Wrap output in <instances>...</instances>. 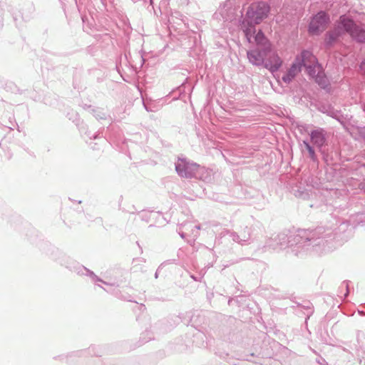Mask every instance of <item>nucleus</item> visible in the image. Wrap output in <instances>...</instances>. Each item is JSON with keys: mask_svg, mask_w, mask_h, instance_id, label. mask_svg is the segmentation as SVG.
Wrapping results in <instances>:
<instances>
[{"mask_svg": "<svg viewBox=\"0 0 365 365\" xmlns=\"http://www.w3.org/2000/svg\"><path fill=\"white\" fill-rule=\"evenodd\" d=\"M302 66L305 67L309 75L314 78L319 84L324 82L321 67L318 64L316 57L312 52L307 50L302 51L296 56L294 61L286 74L283 76V81L285 83L292 81L300 73Z\"/></svg>", "mask_w": 365, "mask_h": 365, "instance_id": "f257e3e1", "label": "nucleus"}, {"mask_svg": "<svg viewBox=\"0 0 365 365\" xmlns=\"http://www.w3.org/2000/svg\"><path fill=\"white\" fill-rule=\"evenodd\" d=\"M269 12L270 6L267 2L256 1L250 5L242 23V29L250 42L256 32L255 25L259 24L267 19Z\"/></svg>", "mask_w": 365, "mask_h": 365, "instance_id": "f03ea898", "label": "nucleus"}, {"mask_svg": "<svg viewBox=\"0 0 365 365\" xmlns=\"http://www.w3.org/2000/svg\"><path fill=\"white\" fill-rule=\"evenodd\" d=\"M344 32L349 34L353 38L358 41L365 42V31L359 29L351 19L341 16L335 25L334 30L327 34V43H333Z\"/></svg>", "mask_w": 365, "mask_h": 365, "instance_id": "7ed1b4c3", "label": "nucleus"}, {"mask_svg": "<svg viewBox=\"0 0 365 365\" xmlns=\"http://www.w3.org/2000/svg\"><path fill=\"white\" fill-rule=\"evenodd\" d=\"M329 16L324 11L314 16L310 21L308 31L312 36H318L326 30L329 24Z\"/></svg>", "mask_w": 365, "mask_h": 365, "instance_id": "20e7f679", "label": "nucleus"}, {"mask_svg": "<svg viewBox=\"0 0 365 365\" xmlns=\"http://www.w3.org/2000/svg\"><path fill=\"white\" fill-rule=\"evenodd\" d=\"M264 59L263 65L270 72H275L282 67L283 61L277 52L273 50L272 47L269 49L264 51Z\"/></svg>", "mask_w": 365, "mask_h": 365, "instance_id": "39448f33", "label": "nucleus"}, {"mask_svg": "<svg viewBox=\"0 0 365 365\" xmlns=\"http://www.w3.org/2000/svg\"><path fill=\"white\" fill-rule=\"evenodd\" d=\"M247 57L250 63L254 65H261L264 62V50H253L247 52Z\"/></svg>", "mask_w": 365, "mask_h": 365, "instance_id": "423d86ee", "label": "nucleus"}, {"mask_svg": "<svg viewBox=\"0 0 365 365\" xmlns=\"http://www.w3.org/2000/svg\"><path fill=\"white\" fill-rule=\"evenodd\" d=\"M312 143L319 148H321L325 143V137L322 129L313 130L311 134Z\"/></svg>", "mask_w": 365, "mask_h": 365, "instance_id": "0eeeda50", "label": "nucleus"}, {"mask_svg": "<svg viewBox=\"0 0 365 365\" xmlns=\"http://www.w3.org/2000/svg\"><path fill=\"white\" fill-rule=\"evenodd\" d=\"M255 41L258 46L262 47V49L266 51L272 47L271 43L265 37L262 31L259 30L255 36Z\"/></svg>", "mask_w": 365, "mask_h": 365, "instance_id": "6e6552de", "label": "nucleus"}, {"mask_svg": "<svg viewBox=\"0 0 365 365\" xmlns=\"http://www.w3.org/2000/svg\"><path fill=\"white\" fill-rule=\"evenodd\" d=\"M195 165L185 163L182 160H179L176 164V170L180 176L187 178L190 176V170H192V168Z\"/></svg>", "mask_w": 365, "mask_h": 365, "instance_id": "1a4fd4ad", "label": "nucleus"}, {"mask_svg": "<svg viewBox=\"0 0 365 365\" xmlns=\"http://www.w3.org/2000/svg\"><path fill=\"white\" fill-rule=\"evenodd\" d=\"M304 144L307 150H308L310 157L312 159H314L315 158V153H314V149L311 147V145L308 143L304 141Z\"/></svg>", "mask_w": 365, "mask_h": 365, "instance_id": "9d476101", "label": "nucleus"}, {"mask_svg": "<svg viewBox=\"0 0 365 365\" xmlns=\"http://www.w3.org/2000/svg\"><path fill=\"white\" fill-rule=\"evenodd\" d=\"M361 67H362V68H363V69H364V70H365V61H364V62H363V63H362V65H361Z\"/></svg>", "mask_w": 365, "mask_h": 365, "instance_id": "9b49d317", "label": "nucleus"}]
</instances>
